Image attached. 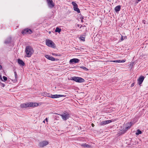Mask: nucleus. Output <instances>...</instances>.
I'll return each mask as SVG.
<instances>
[{
    "label": "nucleus",
    "instance_id": "obj_1",
    "mask_svg": "<svg viewBox=\"0 0 148 148\" xmlns=\"http://www.w3.org/2000/svg\"><path fill=\"white\" fill-rule=\"evenodd\" d=\"M39 105L38 103L36 102H29L21 104L20 106L21 108H26L27 107H34L38 106Z\"/></svg>",
    "mask_w": 148,
    "mask_h": 148
},
{
    "label": "nucleus",
    "instance_id": "obj_2",
    "mask_svg": "<svg viewBox=\"0 0 148 148\" xmlns=\"http://www.w3.org/2000/svg\"><path fill=\"white\" fill-rule=\"evenodd\" d=\"M25 51L26 52L27 57H30L34 52L32 47L29 46L26 47Z\"/></svg>",
    "mask_w": 148,
    "mask_h": 148
},
{
    "label": "nucleus",
    "instance_id": "obj_3",
    "mask_svg": "<svg viewBox=\"0 0 148 148\" xmlns=\"http://www.w3.org/2000/svg\"><path fill=\"white\" fill-rule=\"evenodd\" d=\"M70 79L71 80L77 82L82 83L85 82L84 79L81 77H71Z\"/></svg>",
    "mask_w": 148,
    "mask_h": 148
},
{
    "label": "nucleus",
    "instance_id": "obj_4",
    "mask_svg": "<svg viewBox=\"0 0 148 148\" xmlns=\"http://www.w3.org/2000/svg\"><path fill=\"white\" fill-rule=\"evenodd\" d=\"M46 44L48 46L53 48H55L56 47V45L55 43L51 40L48 39L46 40Z\"/></svg>",
    "mask_w": 148,
    "mask_h": 148
},
{
    "label": "nucleus",
    "instance_id": "obj_5",
    "mask_svg": "<svg viewBox=\"0 0 148 148\" xmlns=\"http://www.w3.org/2000/svg\"><path fill=\"white\" fill-rule=\"evenodd\" d=\"M61 116L62 119L64 121H66L70 117V114L67 112H63L61 114H59Z\"/></svg>",
    "mask_w": 148,
    "mask_h": 148
},
{
    "label": "nucleus",
    "instance_id": "obj_6",
    "mask_svg": "<svg viewBox=\"0 0 148 148\" xmlns=\"http://www.w3.org/2000/svg\"><path fill=\"white\" fill-rule=\"evenodd\" d=\"M33 31L29 28H25L21 31L22 34L24 35L25 34H31L33 33Z\"/></svg>",
    "mask_w": 148,
    "mask_h": 148
},
{
    "label": "nucleus",
    "instance_id": "obj_7",
    "mask_svg": "<svg viewBox=\"0 0 148 148\" xmlns=\"http://www.w3.org/2000/svg\"><path fill=\"white\" fill-rule=\"evenodd\" d=\"M46 1L48 7L52 8L55 6V3H53L52 0H46Z\"/></svg>",
    "mask_w": 148,
    "mask_h": 148
},
{
    "label": "nucleus",
    "instance_id": "obj_8",
    "mask_svg": "<svg viewBox=\"0 0 148 148\" xmlns=\"http://www.w3.org/2000/svg\"><path fill=\"white\" fill-rule=\"evenodd\" d=\"M72 4L73 5V8L74 10L77 12L78 13L80 12V11L79 8L78 7L77 5L75 2L73 1L72 2Z\"/></svg>",
    "mask_w": 148,
    "mask_h": 148
},
{
    "label": "nucleus",
    "instance_id": "obj_9",
    "mask_svg": "<svg viewBox=\"0 0 148 148\" xmlns=\"http://www.w3.org/2000/svg\"><path fill=\"white\" fill-rule=\"evenodd\" d=\"M112 120H108L104 121H102L100 123V125H104L112 122Z\"/></svg>",
    "mask_w": 148,
    "mask_h": 148
},
{
    "label": "nucleus",
    "instance_id": "obj_10",
    "mask_svg": "<svg viewBox=\"0 0 148 148\" xmlns=\"http://www.w3.org/2000/svg\"><path fill=\"white\" fill-rule=\"evenodd\" d=\"M45 56L47 59L52 61H58L59 60L58 59H55L54 57H52L50 55H45Z\"/></svg>",
    "mask_w": 148,
    "mask_h": 148
},
{
    "label": "nucleus",
    "instance_id": "obj_11",
    "mask_svg": "<svg viewBox=\"0 0 148 148\" xmlns=\"http://www.w3.org/2000/svg\"><path fill=\"white\" fill-rule=\"evenodd\" d=\"M145 77L144 76H140L138 79V84L139 85H140L143 83Z\"/></svg>",
    "mask_w": 148,
    "mask_h": 148
},
{
    "label": "nucleus",
    "instance_id": "obj_12",
    "mask_svg": "<svg viewBox=\"0 0 148 148\" xmlns=\"http://www.w3.org/2000/svg\"><path fill=\"white\" fill-rule=\"evenodd\" d=\"M48 143V142L47 141H43L39 143V146L40 147H43L47 145Z\"/></svg>",
    "mask_w": 148,
    "mask_h": 148
},
{
    "label": "nucleus",
    "instance_id": "obj_13",
    "mask_svg": "<svg viewBox=\"0 0 148 148\" xmlns=\"http://www.w3.org/2000/svg\"><path fill=\"white\" fill-rule=\"evenodd\" d=\"M80 146L84 148H92V146L91 145H89L86 143L81 144H80Z\"/></svg>",
    "mask_w": 148,
    "mask_h": 148
},
{
    "label": "nucleus",
    "instance_id": "obj_14",
    "mask_svg": "<svg viewBox=\"0 0 148 148\" xmlns=\"http://www.w3.org/2000/svg\"><path fill=\"white\" fill-rule=\"evenodd\" d=\"M80 61V60L77 58H73L71 59L69 61L70 64H72L73 63H77Z\"/></svg>",
    "mask_w": 148,
    "mask_h": 148
},
{
    "label": "nucleus",
    "instance_id": "obj_15",
    "mask_svg": "<svg viewBox=\"0 0 148 148\" xmlns=\"http://www.w3.org/2000/svg\"><path fill=\"white\" fill-rule=\"evenodd\" d=\"M17 62L20 66H24L25 65V63L23 61L20 59H17Z\"/></svg>",
    "mask_w": 148,
    "mask_h": 148
},
{
    "label": "nucleus",
    "instance_id": "obj_16",
    "mask_svg": "<svg viewBox=\"0 0 148 148\" xmlns=\"http://www.w3.org/2000/svg\"><path fill=\"white\" fill-rule=\"evenodd\" d=\"M11 37H9L8 38L4 41V43L6 45L10 44L11 42Z\"/></svg>",
    "mask_w": 148,
    "mask_h": 148
},
{
    "label": "nucleus",
    "instance_id": "obj_17",
    "mask_svg": "<svg viewBox=\"0 0 148 148\" xmlns=\"http://www.w3.org/2000/svg\"><path fill=\"white\" fill-rule=\"evenodd\" d=\"M134 123H132V122H131L130 123H128L126 124L125 125H126L125 127L128 130L130 128L131 126L133 125Z\"/></svg>",
    "mask_w": 148,
    "mask_h": 148
},
{
    "label": "nucleus",
    "instance_id": "obj_18",
    "mask_svg": "<svg viewBox=\"0 0 148 148\" xmlns=\"http://www.w3.org/2000/svg\"><path fill=\"white\" fill-rule=\"evenodd\" d=\"M121 6L120 5H118L116 6L114 8V10L116 12H119L120 10Z\"/></svg>",
    "mask_w": 148,
    "mask_h": 148
},
{
    "label": "nucleus",
    "instance_id": "obj_19",
    "mask_svg": "<svg viewBox=\"0 0 148 148\" xmlns=\"http://www.w3.org/2000/svg\"><path fill=\"white\" fill-rule=\"evenodd\" d=\"M86 36V33H84V34L82 36H81L80 37V40L82 41H85V37Z\"/></svg>",
    "mask_w": 148,
    "mask_h": 148
},
{
    "label": "nucleus",
    "instance_id": "obj_20",
    "mask_svg": "<svg viewBox=\"0 0 148 148\" xmlns=\"http://www.w3.org/2000/svg\"><path fill=\"white\" fill-rule=\"evenodd\" d=\"M44 95L47 97L51 98V94L50 93L45 92L44 93Z\"/></svg>",
    "mask_w": 148,
    "mask_h": 148
},
{
    "label": "nucleus",
    "instance_id": "obj_21",
    "mask_svg": "<svg viewBox=\"0 0 148 148\" xmlns=\"http://www.w3.org/2000/svg\"><path fill=\"white\" fill-rule=\"evenodd\" d=\"M61 31V29L60 28L57 27L56 28V29H55V32H56L60 33Z\"/></svg>",
    "mask_w": 148,
    "mask_h": 148
},
{
    "label": "nucleus",
    "instance_id": "obj_22",
    "mask_svg": "<svg viewBox=\"0 0 148 148\" xmlns=\"http://www.w3.org/2000/svg\"><path fill=\"white\" fill-rule=\"evenodd\" d=\"M142 133L141 131L139 129H138L137 130V132L136 133V134L138 135L142 134Z\"/></svg>",
    "mask_w": 148,
    "mask_h": 148
},
{
    "label": "nucleus",
    "instance_id": "obj_23",
    "mask_svg": "<svg viewBox=\"0 0 148 148\" xmlns=\"http://www.w3.org/2000/svg\"><path fill=\"white\" fill-rule=\"evenodd\" d=\"M14 73L15 79L16 80L17 79V75L16 71L15 69L14 70Z\"/></svg>",
    "mask_w": 148,
    "mask_h": 148
},
{
    "label": "nucleus",
    "instance_id": "obj_24",
    "mask_svg": "<svg viewBox=\"0 0 148 148\" xmlns=\"http://www.w3.org/2000/svg\"><path fill=\"white\" fill-rule=\"evenodd\" d=\"M51 98H57V95H53L51 94Z\"/></svg>",
    "mask_w": 148,
    "mask_h": 148
},
{
    "label": "nucleus",
    "instance_id": "obj_25",
    "mask_svg": "<svg viewBox=\"0 0 148 148\" xmlns=\"http://www.w3.org/2000/svg\"><path fill=\"white\" fill-rule=\"evenodd\" d=\"M80 68L86 71H88V69L84 66H80Z\"/></svg>",
    "mask_w": 148,
    "mask_h": 148
},
{
    "label": "nucleus",
    "instance_id": "obj_26",
    "mask_svg": "<svg viewBox=\"0 0 148 148\" xmlns=\"http://www.w3.org/2000/svg\"><path fill=\"white\" fill-rule=\"evenodd\" d=\"M111 62H117V63H120L121 61H120V60H114L113 61H111Z\"/></svg>",
    "mask_w": 148,
    "mask_h": 148
},
{
    "label": "nucleus",
    "instance_id": "obj_27",
    "mask_svg": "<svg viewBox=\"0 0 148 148\" xmlns=\"http://www.w3.org/2000/svg\"><path fill=\"white\" fill-rule=\"evenodd\" d=\"M125 38H127V37L126 36L123 37L122 35H121V41H123Z\"/></svg>",
    "mask_w": 148,
    "mask_h": 148
},
{
    "label": "nucleus",
    "instance_id": "obj_28",
    "mask_svg": "<svg viewBox=\"0 0 148 148\" xmlns=\"http://www.w3.org/2000/svg\"><path fill=\"white\" fill-rule=\"evenodd\" d=\"M126 132L123 129L122 130H121V132L120 133V134H124Z\"/></svg>",
    "mask_w": 148,
    "mask_h": 148
},
{
    "label": "nucleus",
    "instance_id": "obj_29",
    "mask_svg": "<svg viewBox=\"0 0 148 148\" xmlns=\"http://www.w3.org/2000/svg\"><path fill=\"white\" fill-rule=\"evenodd\" d=\"M65 96H64V95H57V98H59L60 97H65Z\"/></svg>",
    "mask_w": 148,
    "mask_h": 148
},
{
    "label": "nucleus",
    "instance_id": "obj_30",
    "mask_svg": "<svg viewBox=\"0 0 148 148\" xmlns=\"http://www.w3.org/2000/svg\"><path fill=\"white\" fill-rule=\"evenodd\" d=\"M3 80L4 81H6L7 80V78L6 77H5V76H3Z\"/></svg>",
    "mask_w": 148,
    "mask_h": 148
},
{
    "label": "nucleus",
    "instance_id": "obj_31",
    "mask_svg": "<svg viewBox=\"0 0 148 148\" xmlns=\"http://www.w3.org/2000/svg\"><path fill=\"white\" fill-rule=\"evenodd\" d=\"M0 84H1V86L3 87H4L5 86V84L1 82L0 83Z\"/></svg>",
    "mask_w": 148,
    "mask_h": 148
},
{
    "label": "nucleus",
    "instance_id": "obj_32",
    "mask_svg": "<svg viewBox=\"0 0 148 148\" xmlns=\"http://www.w3.org/2000/svg\"><path fill=\"white\" fill-rule=\"evenodd\" d=\"M120 60V61H121V62H120V63L124 62L125 61V60Z\"/></svg>",
    "mask_w": 148,
    "mask_h": 148
},
{
    "label": "nucleus",
    "instance_id": "obj_33",
    "mask_svg": "<svg viewBox=\"0 0 148 148\" xmlns=\"http://www.w3.org/2000/svg\"><path fill=\"white\" fill-rule=\"evenodd\" d=\"M0 79L2 81H3V80L2 78L1 75H0Z\"/></svg>",
    "mask_w": 148,
    "mask_h": 148
},
{
    "label": "nucleus",
    "instance_id": "obj_34",
    "mask_svg": "<svg viewBox=\"0 0 148 148\" xmlns=\"http://www.w3.org/2000/svg\"><path fill=\"white\" fill-rule=\"evenodd\" d=\"M145 22H146V21L145 20H143V23L144 24H145Z\"/></svg>",
    "mask_w": 148,
    "mask_h": 148
},
{
    "label": "nucleus",
    "instance_id": "obj_35",
    "mask_svg": "<svg viewBox=\"0 0 148 148\" xmlns=\"http://www.w3.org/2000/svg\"><path fill=\"white\" fill-rule=\"evenodd\" d=\"M134 83H132V84L131 86V87H133V86H134Z\"/></svg>",
    "mask_w": 148,
    "mask_h": 148
},
{
    "label": "nucleus",
    "instance_id": "obj_36",
    "mask_svg": "<svg viewBox=\"0 0 148 148\" xmlns=\"http://www.w3.org/2000/svg\"><path fill=\"white\" fill-rule=\"evenodd\" d=\"M84 17L83 16H81V17H80V18L81 19H84Z\"/></svg>",
    "mask_w": 148,
    "mask_h": 148
},
{
    "label": "nucleus",
    "instance_id": "obj_37",
    "mask_svg": "<svg viewBox=\"0 0 148 148\" xmlns=\"http://www.w3.org/2000/svg\"><path fill=\"white\" fill-rule=\"evenodd\" d=\"M125 131L126 132L128 130L125 127V129H124Z\"/></svg>",
    "mask_w": 148,
    "mask_h": 148
},
{
    "label": "nucleus",
    "instance_id": "obj_38",
    "mask_svg": "<svg viewBox=\"0 0 148 148\" xmlns=\"http://www.w3.org/2000/svg\"><path fill=\"white\" fill-rule=\"evenodd\" d=\"M52 54L53 55V56H56L57 55H56V54L55 53H53Z\"/></svg>",
    "mask_w": 148,
    "mask_h": 148
},
{
    "label": "nucleus",
    "instance_id": "obj_39",
    "mask_svg": "<svg viewBox=\"0 0 148 148\" xmlns=\"http://www.w3.org/2000/svg\"><path fill=\"white\" fill-rule=\"evenodd\" d=\"M91 125L92 126V127H93L95 125H94V124H93V123H92V124H91Z\"/></svg>",
    "mask_w": 148,
    "mask_h": 148
},
{
    "label": "nucleus",
    "instance_id": "obj_40",
    "mask_svg": "<svg viewBox=\"0 0 148 148\" xmlns=\"http://www.w3.org/2000/svg\"><path fill=\"white\" fill-rule=\"evenodd\" d=\"M45 120L47 122L48 121V119L47 118H46L45 119Z\"/></svg>",
    "mask_w": 148,
    "mask_h": 148
},
{
    "label": "nucleus",
    "instance_id": "obj_41",
    "mask_svg": "<svg viewBox=\"0 0 148 148\" xmlns=\"http://www.w3.org/2000/svg\"><path fill=\"white\" fill-rule=\"evenodd\" d=\"M2 69V66L0 64V69Z\"/></svg>",
    "mask_w": 148,
    "mask_h": 148
},
{
    "label": "nucleus",
    "instance_id": "obj_42",
    "mask_svg": "<svg viewBox=\"0 0 148 148\" xmlns=\"http://www.w3.org/2000/svg\"><path fill=\"white\" fill-rule=\"evenodd\" d=\"M82 27V25H81V26H80V27H79L80 28H81Z\"/></svg>",
    "mask_w": 148,
    "mask_h": 148
},
{
    "label": "nucleus",
    "instance_id": "obj_43",
    "mask_svg": "<svg viewBox=\"0 0 148 148\" xmlns=\"http://www.w3.org/2000/svg\"><path fill=\"white\" fill-rule=\"evenodd\" d=\"M81 22H83V19H82L81 21Z\"/></svg>",
    "mask_w": 148,
    "mask_h": 148
},
{
    "label": "nucleus",
    "instance_id": "obj_44",
    "mask_svg": "<svg viewBox=\"0 0 148 148\" xmlns=\"http://www.w3.org/2000/svg\"><path fill=\"white\" fill-rule=\"evenodd\" d=\"M77 25V26H78V27H79V25H78V24Z\"/></svg>",
    "mask_w": 148,
    "mask_h": 148
},
{
    "label": "nucleus",
    "instance_id": "obj_45",
    "mask_svg": "<svg viewBox=\"0 0 148 148\" xmlns=\"http://www.w3.org/2000/svg\"><path fill=\"white\" fill-rule=\"evenodd\" d=\"M84 27H85V25H84Z\"/></svg>",
    "mask_w": 148,
    "mask_h": 148
},
{
    "label": "nucleus",
    "instance_id": "obj_46",
    "mask_svg": "<svg viewBox=\"0 0 148 148\" xmlns=\"http://www.w3.org/2000/svg\"><path fill=\"white\" fill-rule=\"evenodd\" d=\"M43 122L45 123V121H43Z\"/></svg>",
    "mask_w": 148,
    "mask_h": 148
}]
</instances>
